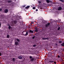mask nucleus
Wrapping results in <instances>:
<instances>
[{"label": "nucleus", "instance_id": "39", "mask_svg": "<svg viewBox=\"0 0 64 64\" xmlns=\"http://www.w3.org/2000/svg\"><path fill=\"white\" fill-rule=\"evenodd\" d=\"M59 26V24L57 25V26Z\"/></svg>", "mask_w": 64, "mask_h": 64}, {"label": "nucleus", "instance_id": "36", "mask_svg": "<svg viewBox=\"0 0 64 64\" xmlns=\"http://www.w3.org/2000/svg\"><path fill=\"white\" fill-rule=\"evenodd\" d=\"M36 11H38V9H36Z\"/></svg>", "mask_w": 64, "mask_h": 64}, {"label": "nucleus", "instance_id": "29", "mask_svg": "<svg viewBox=\"0 0 64 64\" xmlns=\"http://www.w3.org/2000/svg\"><path fill=\"white\" fill-rule=\"evenodd\" d=\"M59 43H62V41H59Z\"/></svg>", "mask_w": 64, "mask_h": 64}, {"label": "nucleus", "instance_id": "40", "mask_svg": "<svg viewBox=\"0 0 64 64\" xmlns=\"http://www.w3.org/2000/svg\"><path fill=\"white\" fill-rule=\"evenodd\" d=\"M56 46H57V44H56Z\"/></svg>", "mask_w": 64, "mask_h": 64}, {"label": "nucleus", "instance_id": "32", "mask_svg": "<svg viewBox=\"0 0 64 64\" xmlns=\"http://www.w3.org/2000/svg\"><path fill=\"white\" fill-rule=\"evenodd\" d=\"M60 1L62 2H64V1L63 0H61Z\"/></svg>", "mask_w": 64, "mask_h": 64}, {"label": "nucleus", "instance_id": "9", "mask_svg": "<svg viewBox=\"0 0 64 64\" xmlns=\"http://www.w3.org/2000/svg\"><path fill=\"white\" fill-rule=\"evenodd\" d=\"M18 59H22L23 58H22V57L21 56H18Z\"/></svg>", "mask_w": 64, "mask_h": 64}, {"label": "nucleus", "instance_id": "31", "mask_svg": "<svg viewBox=\"0 0 64 64\" xmlns=\"http://www.w3.org/2000/svg\"><path fill=\"white\" fill-rule=\"evenodd\" d=\"M2 8H0V11H2Z\"/></svg>", "mask_w": 64, "mask_h": 64}, {"label": "nucleus", "instance_id": "26", "mask_svg": "<svg viewBox=\"0 0 64 64\" xmlns=\"http://www.w3.org/2000/svg\"><path fill=\"white\" fill-rule=\"evenodd\" d=\"M34 23V22H31V24H33Z\"/></svg>", "mask_w": 64, "mask_h": 64}, {"label": "nucleus", "instance_id": "35", "mask_svg": "<svg viewBox=\"0 0 64 64\" xmlns=\"http://www.w3.org/2000/svg\"><path fill=\"white\" fill-rule=\"evenodd\" d=\"M38 3H41V2H40V1H38Z\"/></svg>", "mask_w": 64, "mask_h": 64}, {"label": "nucleus", "instance_id": "6", "mask_svg": "<svg viewBox=\"0 0 64 64\" xmlns=\"http://www.w3.org/2000/svg\"><path fill=\"white\" fill-rule=\"evenodd\" d=\"M4 11L5 13H8V10L7 9H5V10H4Z\"/></svg>", "mask_w": 64, "mask_h": 64}, {"label": "nucleus", "instance_id": "7", "mask_svg": "<svg viewBox=\"0 0 64 64\" xmlns=\"http://www.w3.org/2000/svg\"><path fill=\"white\" fill-rule=\"evenodd\" d=\"M62 10V8L60 6L58 8V11H60V10Z\"/></svg>", "mask_w": 64, "mask_h": 64}, {"label": "nucleus", "instance_id": "27", "mask_svg": "<svg viewBox=\"0 0 64 64\" xmlns=\"http://www.w3.org/2000/svg\"><path fill=\"white\" fill-rule=\"evenodd\" d=\"M26 32V31H24L22 32V34H23V32Z\"/></svg>", "mask_w": 64, "mask_h": 64}, {"label": "nucleus", "instance_id": "23", "mask_svg": "<svg viewBox=\"0 0 64 64\" xmlns=\"http://www.w3.org/2000/svg\"><path fill=\"white\" fill-rule=\"evenodd\" d=\"M36 46V44H34L33 46V47H35Z\"/></svg>", "mask_w": 64, "mask_h": 64}, {"label": "nucleus", "instance_id": "38", "mask_svg": "<svg viewBox=\"0 0 64 64\" xmlns=\"http://www.w3.org/2000/svg\"><path fill=\"white\" fill-rule=\"evenodd\" d=\"M50 53H51V52H48V54H50Z\"/></svg>", "mask_w": 64, "mask_h": 64}, {"label": "nucleus", "instance_id": "8", "mask_svg": "<svg viewBox=\"0 0 64 64\" xmlns=\"http://www.w3.org/2000/svg\"><path fill=\"white\" fill-rule=\"evenodd\" d=\"M15 44L16 45H18V42L17 41L15 42Z\"/></svg>", "mask_w": 64, "mask_h": 64}, {"label": "nucleus", "instance_id": "21", "mask_svg": "<svg viewBox=\"0 0 64 64\" xmlns=\"http://www.w3.org/2000/svg\"><path fill=\"white\" fill-rule=\"evenodd\" d=\"M49 39V38H45V40H48Z\"/></svg>", "mask_w": 64, "mask_h": 64}, {"label": "nucleus", "instance_id": "22", "mask_svg": "<svg viewBox=\"0 0 64 64\" xmlns=\"http://www.w3.org/2000/svg\"><path fill=\"white\" fill-rule=\"evenodd\" d=\"M60 29V27H58V30H59Z\"/></svg>", "mask_w": 64, "mask_h": 64}, {"label": "nucleus", "instance_id": "1", "mask_svg": "<svg viewBox=\"0 0 64 64\" xmlns=\"http://www.w3.org/2000/svg\"><path fill=\"white\" fill-rule=\"evenodd\" d=\"M30 61L31 62H34L35 61L34 57H32V56H30Z\"/></svg>", "mask_w": 64, "mask_h": 64}, {"label": "nucleus", "instance_id": "33", "mask_svg": "<svg viewBox=\"0 0 64 64\" xmlns=\"http://www.w3.org/2000/svg\"><path fill=\"white\" fill-rule=\"evenodd\" d=\"M42 40H45V38H42Z\"/></svg>", "mask_w": 64, "mask_h": 64}, {"label": "nucleus", "instance_id": "25", "mask_svg": "<svg viewBox=\"0 0 64 64\" xmlns=\"http://www.w3.org/2000/svg\"><path fill=\"white\" fill-rule=\"evenodd\" d=\"M25 6H26V5H24V6H22V7H25Z\"/></svg>", "mask_w": 64, "mask_h": 64}, {"label": "nucleus", "instance_id": "18", "mask_svg": "<svg viewBox=\"0 0 64 64\" xmlns=\"http://www.w3.org/2000/svg\"><path fill=\"white\" fill-rule=\"evenodd\" d=\"M61 45L62 46H64V43L63 42L62 43V44H61Z\"/></svg>", "mask_w": 64, "mask_h": 64}, {"label": "nucleus", "instance_id": "5", "mask_svg": "<svg viewBox=\"0 0 64 64\" xmlns=\"http://www.w3.org/2000/svg\"><path fill=\"white\" fill-rule=\"evenodd\" d=\"M23 35H24V36H27V35H28V32H26V33L25 34H23Z\"/></svg>", "mask_w": 64, "mask_h": 64}, {"label": "nucleus", "instance_id": "3", "mask_svg": "<svg viewBox=\"0 0 64 64\" xmlns=\"http://www.w3.org/2000/svg\"><path fill=\"white\" fill-rule=\"evenodd\" d=\"M50 24V23L48 22V23L47 24H46L45 25V26L46 27H48V26H49Z\"/></svg>", "mask_w": 64, "mask_h": 64}, {"label": "nucleus", "instance_id": "41", "mask_svg": "<svg viewBox=\"0 0 64 64\" xmlns=\"http://www.w3.org/2000/svg\"><path fill=\"white\" fill-rule=\"evenodd\" d=\"M59 1H61V0H59Z\"/></svg>", "mask_w": 64, "mask_h": 64}, {"label": "nucleus", "instance_id": "24", "mask_svg": "<svg viewBox=\"0 0 64 64\" xmlns=\"http://www.w3.org/2000/svg\"><path fill=\"white\" fill-rule=\"evenodd\" d=\"M36 8H35V7H33L32 8V9H35Z\"/></svg>", "mask_w": 64, "mask_h": 64}, {"label": "nucleus", "instance_id": "11", "mask_svg": "<svg viewBox=\"0 0 64 64\" xmlns=\"http://www.w3.org/2000/svg\"><path fill=\"white\" fill-rule=\"evenodd\" d=\"M12 61H14V62H15V58H13L12 59Z\"/></svg>", "mask_w": 64, "mask_h": 64}, {"label": "nucleus", "instance_id": "2", "mask_svg": "<svg viewBox=\"0 0 64 64\" xmlns=\"http://www.w3.org/2000/svg\"><path fill=\"white\" fill-rule=\"evenodd\" d=\"M53 62L54 63V64H56V62H54V61H52L51 60H49L48 62V63L49 64H51V63Z\"/></svg>", "mask_w": 64, "mask_h": 64}, {"label": "nucleus", "instance_id": "4", "mask_svg": "<svg viewBox=\"0 0 64 64\" xmlns=\"http://www.w3.org/2000/svg\"><path fill=\"white\" fill-rule=\"evenodd\" d=\"M18 20H19V19H17L16 20H14V23H16L17 22H19V21H18Z\"/></svg>", "mask_w": 64, "mask_h": 64}, {"label": "nucleus", "instance_id": "13", "mask_svg": "<svg viewBox=\"0 0 64 64\" xmlns=\"http://www.w3.org/2000/svg\"><path fill=\"white\" fill-rule=\"evenodd\" d=\"M20 24L21 25H23V22H20Z\"/></svg>", "mask_w": 64, "mask_h": 64}, {"label": "nucleus", "instance_id": "20", "mask_svg": "<svg viewBox=\"0 0 64 64\" xmlns=\"http://www.w3.org/2000/svg\"><path fill=\"white\" fill-rule=\"evenodd\" d=\"M8 29H11V26H10L9 25H8Z\"/></svg>", "mask_w": 64, "mask_h": 64}, {"label": "nucleus", "instance_id": "19", "mask_svg": "<svg viewBox=\"0 0 64 64\" xmlns=\"http://www.w3.org/2000/svg\"><path fill=\"white\" fill-rule=\"evenodd\" d=\"M12 2L11 1V0H9L8 2V3H11Z\"/></svg>", "mask_w": 64, "mask_h": 64}, {"label": "nucleus", "instance_id": "17", "mask_svg": "<svg viewBox=\"0 0 64 64\" xmlns=\"http://www.w3.org/2000/svg\"><path fill=\"white\" fill-rule=\"evenodd\" d=\"M16 41H18V42H20V40L18 39V38H17L16 39Z\"/></svg>", "mask_w": 64, "mask_h": 64}, {"label": "nucleus", "instance_id": "34", "mask_svg": "<svg viewBox=\"0 0 64 64\" xmlns=\"http://www.w3.org/2000/svg\"><path fill=\"white\" fill-rule=\"evenodd\" d=\"M2 56V54L1 52H0V56Z\"/></svg>", "mask_w": 64, "mask_h": 64}, {"label": "nucleus", "instance_id": "15", "mask_svg": "<svg viewBox=\"0 0 64 64\" xmlns=\"http://www.w3.org/2000/svg\"><path fill=\"white\" fill-rule=\"evenodd\" d=\"M9 37H10V36H9V35H7L6 36L7 38H9Z\"/></svg>", "mask_w": 64, "mask_h": 64}, {"label": "nucleus", "instance_id": "37", "mask_svg": "<svg viewBox=\"0 0 64 64\" xmlns=\"http://www.w3.org/2000/svg\"><path fill=\"white\" fill-rule=\"evenodd\" d=\"M1 26V23L0 22V27Z\"/></svg>", "mask_w": 64, "mask_h": 64}, {"label": "nucleus", "instance_id": "14", "mask_svg": "<svg viewBox=\"0 0 64 64\" xmlns=\"http://www.w3.org/2000/svg\"><path fill=\"white\" fill-rule=\"evenodd\" d=\"M29 32H30L31 33H33V31L31 30H30Z\"/></svg>", "mask_w": 64, "mask_h": 64}, {"label": "nucleus", "instance_id": "12", "mask_svg": "<svg viewBox=\"0 0 64 64\" xmlns=\"http://www.w3.org/2000/svg\"><path fill=\"white\" fill-rule=\"evenodd\" d=\"M29 7H30V6H27L25 8H26V9H28Z\"/></svg>", "mask_w": 64, "mask_h": 64}, {"label": "nucleus", "instance_id": "28", "mask_svg": "<svg viewBox=\"0 0 64 64\" xmlns=\"http://www.w3.org/2000/svg\"><path fill=\"white\" fill-rule=\"evenodd\" d=\"M35 38V36H34L33 37H32V39H34Z\"/></svg>", "mask_w": 64, "mask_h": 64}, {"label": "nucleus", "instance_id": "16", "mask_svg": "<svg viewBox=\"0 0 64 64\" xmlns=\"http://www.w3.org/2000/svg\"><path fill=\"white\" fill-rule=\"evenodd\" d=\"M46 2L47 3H49V2H50V0H46Z\"/></svg>", "mask_w": 64, "mask_h": 64}, {"label": "nucleus", "instance_id": "30", "mask_svg": "<svg viewBox=\"0 0 64 64\" xmlns=\"http://www.w3.org/2000/svg\"><path fill=\"white\" fill-rule=\"evenodd\" d=\"M58 58H60V56H59L58 55Z\"/></svg>", "mask_w": 64, "mask_h": 64}, {"label": "nucleus", "instance_id": "10", "mask_svg": "<svg viewBox=\"0 0 64 64\" xmlns=\"http://www.w3.org/2000/svg\"><path fill=\"white\" fill-rule=\"evenodd\" d=\"M38 28H36V30H35V31L36 32H38Z\"/></svg>", "mask_w": 64, "mask_h": 64}]
</instances>
